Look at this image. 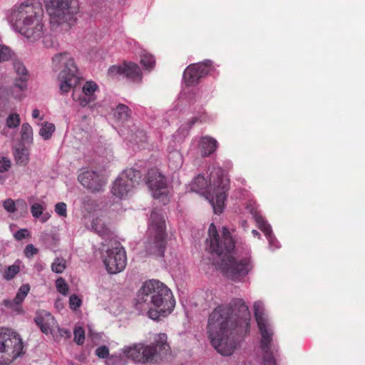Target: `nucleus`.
<instances>
[{
	"label": "nucleus",
	"instance_id": "49",
	"mask_svg": "<svg viewBox=\"0 0 365 365\" xmlns=\"http://www.w3.org/2000/svg\"><path fill=\"white\" fill-rule=\"evenodd\" d=\"M43 43L46 48H54L58 44L56 39L51 36H45Z\"/></svg>",
	"mask_w": 365,
	"mask_h": 365
},
{
	"label": "nucleus",
	"instance_id": "19",
	"mask_svg": "<svg viewBox=\"0 0 365 365\" xmlns=\"http://www.w3.org/2000/svg\"><path fill=\"white\" fill-rule=\"evenodd\" d=\"M34 321L41 331L46 334H51L52 328L56 324L54 317L44 310L37 312Z\"/></svg>",
	"mask_w": 365,
	"mask_h": 365
},
{
	"label": "nucleus",
	"instance_id": "3",
	"mask_svg": "<svg viewBox=\"0 0 365 365\" xmlns=\"http://www.w3.org/2000/svg\"><path fill=\"white\" fill-rule=\"evenodd\" d=\"M175 306L171 290L158 280H149L138 292L135 307L140 312H146L149 318L160 321L170 314Z\"/></svg>",
	"mask_w": 365,
	"mask_h": 365
},
{
	"label": "nucleus",
	"instance_id": "9",
	"mask_svg": "<svg viewBox=\"0 0 365 365\" xmlns=\"http://www.w3.org/2000/svg\"><path fill=\"white\" fill-rule=\"evenodd\" d=\"M24 346L18 334L0 328V365H8L21 356Z\"/></svg>",
	"mask_w": 365,
	"mask_h": 365
},
{
	"label": "nucleus",
	"instance_id": "39",
	"mask_svg": "<svg viewBox=\"0 0 365 365\" xmlns=\"http://www.w3.org/2000/svg\"><path fill=\"white\" fill-rule=\"evenodd\" d=\"M56 287L58 292L63 295L67 294L68 291V286L63 278L59 277L56 279Z\"/></svg>",
	"mask_w": 365,
	"mask_h": 365
},
{
	"label": "nucleus",
	"instance_id": "21",
	"mask_svg": "<svg viewBox=\"0 0 365 365\" xmlns=\"http://www.w3.org/2000/svg\"><path fill=\"white\" fill-rule=\"evenodd\" d=\"M217 146V142L215 139L208 136L202 137L200 144L202 155L209 156L215 151Z\"/></svg>",
	"mask_w": 365,
	"mask_h": 365
},
{
	"label": "nucleus",
	"instance_id": "41",
	"mask_svg": "<svg viewBox=\"0 0 365 365\" xmlns=\"http://www.w3.org/2000/svg\"><path fill=\"white\" fill-rule=\"evenodd\" d=\"M20 124V118L17 113H12L6 119V125L9 128H16Z\"/></svg>",
	"mask_w": 365,
	"mask_h": 365
},
{
	"label": "nucleus",
	"instance_id": "13",
	"mask_svg": "<svg viewBox=\"0 0 365 365\" xmlns=\"http://www.w3.org/2000/svg\"><path fill=\"white\" fill-rule=\"evenodd\" d=\"M212 65V61L205 60L203 62L193 63L187 66L183 73V78L186 85L192 86L198 84L200 79L210 73Z\"/></svg>",
	"mask_w": 365,
	"mask_h": 365
},
{
	"label": "nucleus",
	"instance_id": "8",
	"mask_svg": "<svg viewBox=\"0 0 365 365\" xmlns=\"http://www.w3.org/2000/svg\"><path fill=\"white\" fill-rule=\"evenodd\" d=\"M43 11L40 2L27 0L19 5L15 6L11 12L10 22L14 29L18 31L26 28L35 20L43 18Z\"/></svg>",
	"mask_w": 365,
	"mask_h": 365
},
{
	"label": "nucleus",
	"instance_id": "10",
	"mask_svg": "<svg viewBox=\"0 0 365 365\" xmlns=\"http://www.w3.org/2000/svg\"><path fill=\"white\" fill-rule=\"evenodd\" d=\"M210 175L213 178L216 176L217 179L213 180L212 192L209 193L206 197L211 204L214 212L215 214H220L224 210L227 192L230 188V181L225 175L224 171L220 168H217L214 172H212Z\"/></svg>",
	"mask_w": 365,
	"mask_h": 365
},
{
	"label": "nucleus",
	"instance_id": "33",
	"mask_svg": "<svg viewBox=\"0 0 365 365\" xmlns=\"http://www.w3.org/2000/svg\"><path fill=\"white\" fill-rule=\"evenodd\" d=\"M21 139L26 143H31L33 140V130L29 123H24L21 130Z\"/></svg>",
	"mask_w": 365,
	"mask_h": 365
},
{
	"label": "nucleus",
	"instance_id": "44",
	"mask_svg": "<svg viewBox=\"0 0 365 365\" xmlns=\"http://www.w3.org/2000/svg\"><path fill=\"white\" fill-rule=\"evenodd\" d=\"M96 100V96H89L86 95H83L82 96L79 97L78 101L79 104L82 107H86L88 106L91 103L93 102Z\"/></svg>",
	"mask_w": 365,
	"mask_h": 365
},
{
	"label": "nucleus",
	"instance_id": "60",
	"mask_svg": "<svg viewBox=\"0 0 365 365\" xmlns=\"http://www.w3.org/2000/svg\"><path fill=\"white\" fill-rule=\"evenodd\" d=\"M0 180H1V176L0 175Z\"/></svg>",
	"mask_w": 365,
	"mask_h": 365
},
{
	"label": "nucleus",
	"instance_id": "50",
	"mask_svg": "<svg viewBox=\"0 0 365 365\" xmlns=\"http://www.w3.org/2000/svg\"><path fill=\"white\" fill-rule=\"evenodd\" d=\"M4 208L10 213H13L16 211L15 202L11 199L6 200L3 203Z\"/></svg>",
	"mask_w": 365,
	"mask_h": 365
},
{
	"label": "nucleus",
	"instance_id": "18",
	"mask_svg": "<svg viewBox=\"0 0 365 365\" xmlns=\"http://www.w3.org/2000/svg\"><path fill=\"white\" fill-rule=\"evenodd\" d=\"M43 18H39L33 21L30 25H27L26 28L19 30L20 33L26 37L30 42H35L43 37L44 34V25L42 22Z\"/></svg>",
	"mask_w": 365,
	"mask_h": 365
},
{
	"label": "nucleus",
	"instance_id": "35",
	"mask_svg": "<svg viewBox=\"0 0 365 365\" xmlns=\"http://www.w3.org/2000/svg\"><path fill=\"white\" fill-rule=\"evenodd\" d=\"M98 88V85L93 81L86 82L82 88L83 93L89 96H95L94 93Z\"/></svg>",
	"mask_w": 365,
	"mask_h": 365
},
{
	"label": "nucleus",
	"instance_id": "5",
	"mask_svg": "<svg viewBox=\"0 0 365 365\" xmlns=\"http://www.w3.org/2000/svg\"><path fill=\"white\" fill-rule=\"evenodd\" d=\"M46 13L49 16L51 27L66 25L70 26L76 21L78 12V0H43Z\"/></svg>",
	"mask_w": 365,
	"mask_h": 365
},
{
	"label": "nucleus",
	"instance_id": "45",
	"mask_svg": "<svg viewBox=\"0 0 365 365\" xmlns=\"http://www.w3.org/2000/svg\"><path fill=\"white\" fill-rule=\"evenodd\" d=\"M119 190L120 192H122V195H120V194H117L115 193V182L113 183V187H112V192L113 194L119 197V198H123L126 196H128V193L130 192L133 189H127V186L125 187V185H123V186H120L119 187Z\"/></svg>",
	"mask_w": 365,
	"mask_h": 365
},
{
	"label": "nucleus",
	"instance_id": "46",
	"mask_svg": "<svg viewBox=\"0 0 365 365\" xmlns=\"http://www.w3.org/2000/svg\"><path fill=\"white\" fill-rule=\"evenodd\" d=\"M69 305L71 309L76 310L81 305V299L76 294H72L69 299Z\"/></svg>",
	"mask_w": 365,
	"mask_h": 365
},
{
	"label": "nucleus",
	"instance_id": "47",
	"mask_svg": "<svg viewBox=\"0 0 365 365\" xmlns=\"http://www.w3.org/2000/svg\"><path fill=\"white\" fill-rule=\"evenodd\" d=\"M96 354L101 359H106L109 356V349L106 346H101L96 350Z\"/></svg>",
	"mask_w": 365,
	"mask_h": 365
},
{
	"label": "nucleus",
	"instance_id": "59",
	"mask_svg": "<svg viewBox=\"0 0 365 365\" xmlns=\"http://www.w3.org/2000/svg\"><path fill=\"white\" fill-rule=\"evenodd\" d=\"M21 202H23V203H24V205L25 206H26V202H25L21 201Z\"/></svg>",
	"mask_w": 365,
	"mask_h": 365
},
{
	"label": "nucleus",
	"instance_id": "28",
	"mask_svg": "<svg viewBox=\"0 0 365 365\" xmlns=\"http://www.w3.org/2000/svg\"><path fill=\"white\" fill-rule=\"evenodd\" d=\"M14 158L17 164L25 165L29 161L28 150L24 147L16 148Z\"/></svg>",
	"mask_w": 365,
	"mask_h": 365
},
{
	"label": "nucleus",
	"instance_id": "43",
	"mask_svg": "<svg viewBox=\"0 0 365 365\" xmlns=\"http://www.w3.org/2000/svg\"><path fill=\"white\" fill-rule=\"evenodd\" d=\"M43 207L39 203H34L31 207V212L33 217L36 218H38L43 214Z\"/></svg>",
	"mask_w": 365,
	"mask_h": 365
},
{
	"label": "nucleus",
	"instance_id": "7",
	"mask_svg": "<svg viewBox=\"0 0 365 365\" xmlns=\"http://www.w3.org/2000/svg\"><path fill=\"white\" fill-rule=\"evenodd\" d=\"M254 314L262 335L260 347L263 351L264 365H275V360L273 356L271 346L273 331L270 328L268 319L264 314V304L262 302L258 301L255 302Z\"/></svg>",
	"mask_w": 365,
	"mask_h": 365
},
{
	"label": "nucleus",
	"instance_id": "27",
	"mask_svg": "<svg viewBox=\"0 0 365 365\" xmlns=\"http://www.w3.org/2000/svg\"><path fill=\"white\" fill-rule=\"evenodd\" d=\"M128 135L129 140L136 143L145 142L147 138L145 131L136 126H134L133 129L130 130Z\"/></svg>",
	"mask_w": 365,
	"mask_h": 365
},
{
	"label": "nucleus",
	"instance_id": "2",
	"mask_svg": "<svg viewBox=\"0 0 365 365\" xmlns=\"http://www.w3.org/2000/svg\"><path fill=\"white\" fill-rule=\"evenodd\" d=\"M210 252L220 260L225 275L234 281L245 277L254 267L251 250L248 245L240 242L236 247L229 230L224 227L220 237L215 225L212 223L208 230Z\"/></svg>",
	"mask_w": 365,
	"mask_h": 365
},
{
	"label": "nucleus",
	"instance_id": "40",
	"mask_svg": "<svg viewBox=\"0 0 365 365\" xmlns=\"http://www.w3.org/2000/svg\"><path fill=\"white\" fill-rule=\"evenodd\" d=\"M20 268L18 265L13 264L9 266L5 271L4 278L7 280L12 279L17 273H19Z\"/></svg>",
	"mask_w": 365,
	"mask_h": 365
},
{
	"label": "nucleus",
	"instance_id": "51",
	"mask_svg": "<svg viewBox=\"0 0 365 365\" xmlns=\"http://www.w3.org/2000/svg\"><path fill=\"white\" fill-rule=\"evenodd\" d=\"M14 237L18 241L22 240L29 237V231L27 229H21L14 233Z\"/></svg>",
	"mask_w": 365,
	"mask_h": 365
},
{
	"label": "nucleus",
	"instance_id": "56",
	"mask_svg": "<svg viewBox=\"0 0 365 365\" xmlns=\"http://www.w3.org/2000/svg\"><path fill=\"white\" fill-rule=\"evenodd\" d=\"M39 113H40V112L38 109H34L32 112V117L34 118H37L39 116Z\"/></svg>",
	"mask_w": 365,
	"mask_h": 365
},
{
	"label": "nucleus",
	"instance_id": "26",
	"mask_svg": "<svg viewBox=\"0 0 365 365\" xmlns=\"http://www.w3.org/2000/svg\"><path fill=\"white\" fill-rule=\"evenodd\" d=\"M208 186V181L202 175H198L192 182L191 190L195 192H203Z\"/></svg>",
	"mask_w": 365,
	"mask_h": 365
},
{
	"label": "nucleus",
	"instance_id": "12",
	"mask_svg": "<svg viewBox=\"0 0 365 365\" xmlns=\"http://www.w3.org/2000/svg\"><path fill=\"white\" fill-rule=\"evenodd\" d=\"M168 336L164 333L158 334L155 343L150 345L142 344V363H151L156 361L158 354H166L170 351V346L167 341Z\"/></svg>",
	"mask_w": 365,
	"mask_h": 365
},
{
	"label": "nucleus",
	"instance_id": "22",
	"mask_svg": "<svg viewBox=\"0 0 365 365\" xmlns=\"http://www.w3.org/2000/svg\"><path fill=\"white\" fill-rule=\"evenodd\" d=\"M253 217L258 225V227L266 235L269 241V245H274L275 238L272 235L271 226L264 220V218L261 215H259L257 212L254 213Z\"/></svg>",
	"mask_w": 365,
	"mask_h": 365
},
{
	"label": "nucleus",
	"instance_id": "17",
	"mask_svg": "<svg viewBox=\"0 0 365 365\" xmlns=\"http://www.w3.org/2000/svg\"><path fill=\"white\" fill-rule=\"evenodd\" d=\"M78 180L80 183L91 192H100L105 184L101 176L93 170H86L81 173Z\"/></svg>",
	"mask_w": 365,
	"mask_h": 365
},
{
	"label": "nucleus",
	"instance_id": "16",
	"mask_svg": "<svg viewBox=\"0 0 365 365\" xmlns=\"http://www.w3.org/2000/svg\"><path fill=\"white\" fill-rule=\"evenodd\" d=\"M141 178L140 171L133 168L125 170L115 181V193L122 195L119 187L123 185L127 186V189H134L140 183Z\"/></svg>",
	"mask_w": 365,
	"mask_h": 365
},
{
	"label": "nucleus",
	"instance_id": "15",
	"mask_svg": "<svg viewBox=\"0 0 365 365\" xmlns=\"http://www.w3.org/2000/svg\"><path fill=\"white\" fill-rule=\"evenodd\" d=\"M108 74L111 77L118 75L124 76L133 82L140 83L142 81V71L135 63H123L122 65H114L108 68Z\"/></svg>",
	"mask_w": 365,
	"mask_h": 365
},
{
	"label": "nucleus",
	"instance_id": "34",
	"mask_svg": "<svg viewBox=\"0 0 365 365\" xmlns=\"http://www.w3.org/2000/svg\"><path fill=\"white\" fill-rule=\"evenodd\" d=\"M2 304L16 313L21 312V304L16 301L15 298L13 300L4 299L2 302Z\"/></svg>",
	"mask_w": 365,
	"mask_h": 365
},
{
	"label": "nucleus",
	"instance_id": "37",
	"mask_svg": "<svg viewBox=\"0 0 365 365\" xmlns=\"http://www.w3.org/2000/svg\"><path fill=\"white\" fill-rule=\"evenodd\" d=\"M74 341L78 345H81L84 343L85 340V331L81 327H76L74 329Z\"/></svg>",
	"mask_w": 365,
	"mask_h": 365
},
{
	"label": "nucleus",
	"instance_id": "36",
	"mask_svg": "<svg viewBox=\"0 0 365 365\" xmlns=\"http://www.w3.org/2000/svg\"><path fill=\"white\" fill-rule=\"evenodd\" d=\"M29 290L30 286L28 284H23L22 286H21L15 297L16 301L21 304L24 300L25 297L27 296Z\"/></svg>",
	"mask_w": 365,
	"mask_h": 365
},
{
	"label": "nucleus",
	"instance_id": "52",
	"mask_svg": "<svg viewBox=\"0 0 365 365\" xmlns=\"http://www.w3.org/2000/svg\"><path fill=\"white\" fill-rule=\"evenodd\" d=\"M10 167L11 162L8 158L5 157H2L0 158V173L8 170Z\"/></svg>",
	"mask_w": 365,
	"mask_h": 365
},
{
	"label": "nucleus",
	"instance_id": "24",
	"mask_svg": "<svg viewBox=\"0 0 365 365\" xmlns=\"http://www.w3.org/2000/svg\"><path fill=\"white\" fill-rule=\"evenodd\" d=\"M114 118L116 120L125 123L131 117V110L124 104H118L114 110Z\"/></svg>",
	"mask_w": 365,
	"mask_h": 365
},
{
	"label": "nucleus",
	"instance_id": "38",
	"mask_svg": "<svg viewBox=\"0 0 365 365\" xmlns=\"http://www.w3.org/2000/svg\"><path fill=\"white\" fill-rule=\"evenodd\" d=\"M106 365H125V360L120 355L108 356L106 360Z\"/></svg>",
	"mask_w": 365,
	"mask_h": 365
},
{
	"label": "nucleus",
	"instance_id": "1",
	"mask_svg": "<svg viewBox=\"0 0 365 365\" xmlns=\"http://www.w3.org/2000/svg\"><path fill=\"white\" fill-rule=\"evenodd\" d=\"M250 320L248 307L242 299L217 307L209 315L207 332L211 344L222 356H230L238 336L247 334Z\"/></svg>",
	"mask_w": 365,
	"mask_h": 365
},
{
	"label": "nucleus",
	"instance_id": "54",
	"mask_svg": "<svg viewBox=\"0 0 365 365\" xmlns=\"http://www.w3.org/2000/svg\"><path fill=\"white\" fill-rule=\"evenodd\" d=\"M59 331H60V335L64 338H70L71 336V331L68 329H60Z\"/></svg>",
	"mask_w": 365,
	"mask_h": 365
},
{
	"label": "nucleus",
	"instance_id": "11",
	"mask_svg": "<svg viewBox=\"0 0 365 365\" xmlns=\"http://www.w3.org/2000/svg\"><path fill=\"white\" fill-rule=\"evenodd\" d=\"M103 262L108 273L117 274L122 272L127 262L125 250L122 247L108 249L103 255Z\"/></svg>",
	"mask_w": 365,
	"mask_h": 365
},
{
	"label": "nucleus",
	"instance_id": "48",
	"mask_svg": "<svg viewBox=\"0 0 365 365\" xmlns=\"http://www.w3.org/2000/svg\"><path fill=\"white\" fill-rule=\"evenodd\" d=\"M66 204L64 202H58L55 205V212L61 217H66Z\"/></svg>",
	"mask_w": 365,
	"mask_h": 365
},
{
	"label": "nucleus",
	"instance_id": "6",
	"mask_svg": "<svg viewBox=\"0 0 365 365\" xmlns=\"http://www.w3.org/2000/svg\"><path fill=\"white\" fill-rule=\"evenodd\" d=\"M52 64L53 69L56 71L60 69L61 65L63 66L58 78L60 81V91L62 94H66L78 83V68L74 60L68 53H60L53 57Z\"/></svg>",
	"mask_w": 365,
	"mask_h": 365
},
{
	"label": "nucleus",
	"instance_id": "20",
	"mask_svg": "<svg viewBox=\"0 0 365 365\" xmlns=\"http://www.w3.org/2000/svg\"><path fill=\"white\" fill-rule=\"evenodd\" d=\"M13 67L19 77L16 79L14 87L22 91L27 88V81L29 79V73L24 63L19 60H14Z\"/></svg>",
	"mask_w": 365,
	"mask_h": 365
},
{
	"label": "nucleus",
	"instance_id": "31",
	"mask_svg": "<svg viewBox=\"0 0 365 365\" xmlns=\"http://www.w3.org/2000/svg\"><path fill=\"white\" fill-rule=\"evenodd\" d=\"M140 63L144 66L145 69L150 71L155 65V60L153 55L145 53L140 56Z\"/></svg>",
	"mask_w": 365,
	"mask_h": 365
},
{
	"label": "nucleus",
	"instance_id": "55",
	"mask_svg": "<svg viewBox=\"0 0 365 365\" xmlns=\"http://www.w3.org/2000/svg\"><path fill=\"white\" fill-rule=\"evenodd\" d=\"M41 215H42V217L41 218V221L42 222H46L48 220L49 217H50V215L48 213L43 214V215L42 214Z\"/></svg>",
	"mask_w": 365,
	"mask_h": 365
},
{
	"label": "nucleus",
	"instance_id": "4",
	"mask_svg": "<svg viewBox=\"0 0 365 365\" xmlns=\"http://www.w3.org/2000/svg\"><path fill=\"white\" fill-rule=\"evenodd\" d=\"M167 247V234L164 216L157 208L151 212L147 237L144 241L146 256L164 257Z\"/></svg>",
	"mask_w": 365,
	"mask_h": 365
},
{
	"label": "nucleus",
	"instance_id": "57",
	"mask_svg": "<svg viewBox=\"0 0 365 365\" xmlns=\"http://www.w3.org/2000/svg\"><path fill=\"white\" fill-rule=\"evenodd\" d=\"M252 233L253 234L254 236H259L260 235L259 233L255 230H253L252 231Z\"/></svg>",
	"mask_w": 365,
	"mask_h": 365
},
{
	"label": "nucleus",
	"instance_id": "23",
	"mask_svg": "<svg viewBox=\"0 0 365 365\" xmlns=\"http://www.w3.org/2000/svg\"><path fill=\"white\" fill-rule=\"evenodd\" d=\"M142 344H135L133 346H126L123 349L125 356L135 361L142 362Z\"/></svg>",
	"mask_w": 365,
	"mask_h": 365
},
{
	"label": "nucleus",
	"instance_id": "53",
	"mask_svg": "<svg viewBox=\"0 0 365 365\" xmlns=\"http://www.w3.org/2000/svg\"><path fill=\"white\" fill-rule=\"evenodd\" d=\"M24 252L27 257H31L37 254L38 250L32 244H30L26 246Z\"/></svg>",
	"mask_w": 365,
	"mask_h": 365
},
{
	"label": "nucleus",
	"instance_id": "25",
	"mask_svg": "<svg viewBox=\"0 0 365 365\" xmlns=\"http://www.w3.org/2000/svg\"><path fill=\"white\" fill-rule=\"evenodd\" d=\"M182 165V157L181 154L174 150L170 152L168 155V166L173 170L179 169Z\"/></svg>",
	"mask_w": 365,
	"mask_h": 365
},
{
	"label": "nucleus",
	"instance_id": "14",
	"mask_svg": "<svg viewBox=\"0 0 365 365\" xmlns=\"http://www.w3.org/2000/svg\"><path fill=\"white\" fill-rule=\"evenodd\" d=\"M147 184L152 191L153 197L162 199L163 203L166 204L168 200L165 178L158 171L151 170L148 173Z\"/></svg>",
	"mask_w": 365,
	"mask_h": 365
},
{
	"label": "nucleus",
	"instance_id": "32",
	"mask_svg": "<svg viewBox=\"0 0 365 365\" xmlns=\"http://www.w3.org/2000/svg\"><path fill=\"white\" fill-rule=\"evenodd\" d=\"M51 270L56 274H61L66 268V261L63 257H56L51 266Z\"/></svg>",
	"mask_w": 365,
	"mask_h": 365
},
{
	"label": "nucleus",
	"instance_id": "42",
	"mask_svg": "<svg viewBox=\"0 0 365 365\" xmlns=\"http://www.w3.org/2000/svg\"><path fill=\"white\" fill-rule=\"evenodd\" d=\"M11 57V49L8 46L0 45V62L8 61Z\"/></svg>",
	"mask_w": 365,
	"mask_h": 365
},
{
	"label": "nucleus",
	"instance_id": "29",
	"mask_svg": "<svg viewBox=\"0 0 365 365\" xmlns=\"http://www.w3.org/2000/svg\"><path fill=\"white\" fill-rule=\"evenodd\" d=\"M91 227L100 235H105L108 233V228L104 223V221L100 217L93 220Z\"/></svg>",
	"mask_w": 365,
	"mask_h": 365
},
{
	"label": "nucleus",
	"instance_id": "58",
	"mask_svg": "<svg viewBox=\"0 0 365 365\" xmlns=\"http://www.w3.org/2000/svg\"><path fill=\"white\" fill-rule=\"evenodd\" d=\"M70 365H80L78 364H73V363H71Z\"/></svg>",
	"mask_w": 365,
	"mask_h": 365
},
{
	"label": "nucleus",
	"instance_id": "30",
	"mask_svg": "<svg viewBox=\"0 0 365 365\" xmlns=\"http://www.w3.org/2000/svg\"><path fill=\"white\" fill-rule=\"evenodd\" d=\"M55 129L56 128L54 124L46 122L41 128L39 130V135L44 140H48L51 138L53 133L55 131Z\"/></svg>",
	"mask_w": 365,
	"mask_h": 365
}]
</instances>
